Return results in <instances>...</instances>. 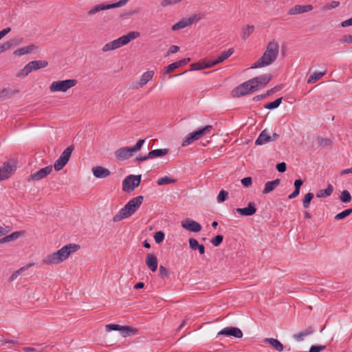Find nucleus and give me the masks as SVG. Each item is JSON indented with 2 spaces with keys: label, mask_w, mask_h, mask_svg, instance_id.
Instances as JSON below:
<instances>
[{
  "label": "nucleus",
  "mask_w": 352,
  "mask_h": 352,
  "mask_svg": "<svg viewBox=\"0 0 352 352\" xmlns=\"http://www.w3.org/2000/svg\"><path fill=\"white\" fill-rule=\"evenodd\" d=\"M278 52V43L274 39L269 42L262 56L252 65L251 68L263 67L271 65L276 60Z\"/></svg>",
  "instance_id": "f257e3e1"
},
{
  "label": "nucleus",
  "mask_w": 352,
  "mask_h": 352,
  "mask_svg": "<svg viewBox=\"0 0 352 352\" xmlns=\"http://www.w3.org/2000/svg\"><path fill=\"white\" fill-rule=\"evenodd\" d=\"M79 249V245L69 243L63 246L57 252L47 255L43 259V263L47 265L60 263L65 261L72 253Z\"/></svg>",
  "instance_id": "f03ea898"
},
{
  "label": "nucleus",
  "mask_w": 352,
  "mask_h": 352,
  "mask_svg": "<svg viewBox=\"0 0 352 352\" xmlns=\"http://www.w3.org/2000/svg\"><path fill=\"white\" fill-rule=\"evenodd\" d=\"M144 197L139 195L136 197L131 199L128 203L121 208L120 211L113 217V220L114 222H118L123 219L128 218L133 214L140 207Z\"/></svg>",
  "instance_id": "7ed1b4c3"
},
{
  "label": "nucleus",
  "mask_w": 352,
  "mask_h": 352,
  "mask_svg": "<svg viewBox=\"0 0 352 352\" xmlns=\"http://www.w3.org/2000/svg\"><path fill=\"white\" fill-rule=\"evenodd\" d=\"M140 35L138 32H130L127 34L120 36L109 43L105 44L102 50L104 52L114 50L120 47L128 44L131 41L139 37Z\"/></svg>",
  "instance_id": "20e7f679"
},
{
  "label": "nucleus",
  "mask_w": 352,
  "mask_h": 352,
  "mask_svg": "<svg viewBox=\"0 0 352 352\" xmlns=\"http://www.w3.org/2000/svg\"><path fill=\"white\" fill-rule=\"evenodd\" d=\"M213 126L212 125H206L203 128L199 129L190 133H189L185 140H183L182 146H186L194 141L197 140L204 136L205 135L210 134L212 130Z\"/></svg>",
  "instance_id": "39448f33"
},
{
  "label": "nucleus",
  "mask_w": 352,
  "mask_h": 352,
  "mask_svg": "<svg viewBox=\"0 0 352 352\" xmlns=\"http://www.w3.org/2000/svg\"><path fill=\"white\" fill-rule=\"evenodd\" d=\"M78 83L76 79H67L64 80H56L51 83L50 90L51 92L62 91L66 92L68 89L76 86Z\"/></svg>",
  "instance_id": "423d86ee"
},
{
  "label": "nucleus",
  "mask_w": 352,
  "mask_h": 352,
  "mask_svg": "<svg viewBox=\"0 0 352 352\" xmlns=\"http://www.w3.org/2000/svg\"><path fill=\"white\" fill-rule=\"evenodd\" d=\"M48 65L46 60H32L28 63L17 74V77L27 76L31 72L45 68Z\"/></svg>",
  "instance_id": "0eeeda50"
},
{
  "label": "nucleus",
  "mask_w": 352,
  "mask_h": 352,
  "mask_svg": "<svg viewBox=\"0 0 352 352\" xmlns=\"http://www.w3.org/2000/svg\"><path fill=\"white\" fill-rule=\"evenodd\" d=\"M252 81V80L250 79L234 88L232 91V96L241 97L255 91V87H254Z\"/></svg>",
  "instance_id": "6e6552de"
},
{
  "label": "nucleus",
  "mask_w": 352,
  "mask_h": 352,
  "mask_svg": "<svg viewBox=\"0 0 352 352\" xmlns=\"http://www.w3.org/2000/svg\"><path fill=\"white\" fill-rule=\"evenodd\" d=\"M141 175H131L127 176L122 182V190L130 192L138 187L141 182Z\"/></svg>",
  "instance_id": "1a4fd4ad"
},
{
  "label": "nucleus",
  "mask_w": 352,
  "mask_h": 352,
  "mask_svg": "<svg viewBox=\"0 0 352 352\" xmlns=\"http://www.w3.org/2000/svg\"><path fill=\"white\" fill-rule=\"evenodd\" d=\"M74 146H69L63 151L59 158L55 162L54 164L55 170H60L67 164L71 157L72 153L74 151Z\"/></svg>",
  "instance_id": "9d476101"
},
{
  "label": "nucleus",
  "mask_w": 352,
  "mask_h": 352,
  "mask_svg": "<svg viewBox=\"0 0 352 352\" xmlns=\"http://www.w3.org/2000/svg\"><path fill=\"white\" fill-rule=\"evenodd\" d=\"M201 15L194 14L188 18H183L180 21H179L177 23L174 24L171 30L173 31H177L180 29H183L186 27H188L190 25H192L195 22L199 21L201 19Z\"/></svg>",
  "instance_id": "9b49d317"
},
{
  "label": "nucleus",
  "mask_w": 352,
  "mask_h": 352,
  "mask_svg": "<svg viewBox=\"0 0 352 352\" xmlns=\"http://www.w3.org/2000/svg\"><path fill=\"white\" fill-rule=\"evenodd\" d=\"M129 0H120L119 1L111 3V4H99L96 6H94L93 8H91L88 12L87 14L89 16H91L100 11L104 10H109L111 8H119L124 5H125Z\"/></svg>",
  "instance_id": "f8f14e48"
},
{
  "label": "nucleus",
  "mask_w": 352,
  "mask_h": 352,
  "mask_svg": "<svg viewBox=\"0 0 352 352\" xmlns=\"http://www.w3.org/2000/svg\"><path fill=\"white\" fill-rule=\"evenodd\" d=\"M52 172V166H47L45 168H43L36 172L32 173L28 178L27 181L29 182L30 181H38L42 179L45 178L47 175H49Z\"/></svg>",
  "instance_id": "ddd939ff"
},
{
  "label": "nucleus",
  "mask_w": 352,
  "mask_h": 352,
  "mask_svg": "<svg viewBox=\"0 0 352 352\" xmlns=\"http://www.w3.org/2000/svg\"><path fill=\"white\" fill-rule=\"evenodd\" d=\"M219 336H233L236 338L243 337V332L241 330L235 327H228L223 329L218 333Z\"/></svg>",
  "instance_id": "4468645a"
},
{
  "label": "nucleus",
  "mask_w": 352,
  "mask_h": 352,
  "mask_svg": "<svg viewBox=\"0 0 352 352\" xmlns=\"http://www.w3.org/2000/svg\"><path fill=\"white\" fill-rule=\"evenodd\" d=\"M134 155L131 147H122L115 151V157L117 160L123 161Z\"/></svg>",
  "instance_id": "2eb2a0df"
},
{
  "label": "nucleus",
  "mask_w": 352,
  "mask_h": 352,
  "mask_svg": "<svg viewBox=\"0 0 352 352\" xmlns=\"http://www.w3.org/2000/svg\"><path fill=\"white\" fill-rule=\"evenodd\" d=\"M154 71L150 70L144 72L140 80L136 81L133 83V88L138 89L139 87H142L150 81L154 76Z\"/></svg>",
  "instance_id": "dca6fc26"
},
{
  "label": "nucleus",
  "mask_w": 352,
  "mask_h": 352,
  "mask_svg": "<svg viewBox=\"0 0 352 352\" xmlns=\"http://www.w3.org/2000/svg\"><path fill=\"white\" fill-rule=\"evenodd\" d=\"M272 79L271 74H264L255 78H252L255 90H258L260 85H266Z\"/></svg>",
  "instance_id": "f3484780"
},
{
  "label": "nucleus",
  "mask_w": 352,
  "mask_h": 352,
  "mask_svg": "<svg viewBox=\"0 0 352 352\" xmlns=\"http://www.w3.org/2000/svg\"><path fill=\"white\" fill-rule=\"evenodd\" d=\"M182 226L190 232H198L201 230V226L197 221L186 219L182 221Z\"/></svg>",
  "instance_id": "a211bd4d"
},
{
  "label": "nucleus",
  "mask_w": 352,
  "mask_h": 352,
  "mask_svg": "<svg viewBox=\"0 0 352 352\" xmlns=\"http://www.w3.org/2000/svg\"><path fill=\"white\" fill-rule=\"evenodd\" d=\"M237 213L243 216H252L256 212V208L254 202H250L246 208H238L236 209Z\"/></svg>",
  "instance_id": "6ab92c4d"
},
{
  "label": "nucleus",
  "mask_w": 352,
  "mask_h": 352,
  "mask_svg": "<svg viewBox=\"0 0 352 352\" xmlns=\"http://www.w3.org/2000/svg\"><path fill=\"white\" fill-rule=\"evenodd\" d=\"M314 9L313 6L311 5H305V6H300V5H296L288 11V14L290 15H294V14H299L304 12H307Z\"/></svg>",
  "instance_id": "aec40b11"
},
{
  "label": "nucleus",
  "mask_w": 352,
  "mask_h": 352,
  "mask_svg": "<svg viewBox=\"0 0 352 352\" xmlns=\"http://www.w3.org/2000/svg\"><path fill=\"white\" fill-rule=\"evenodd\" d=\"M146 264L148 267L152 271L155 272L157 269V256L153 253H148L146 256Z\"/></svg>",
  "instance_id": "412c9836"
},
{
  "label": "nucleus",
  "mask_w": 352,
  "mask_h": 352,
  "mask_svg": "<svg viewBox=\"0 0 352 352\" xmlns=\"http://www.w3.org/2000/svg\"><path fill=\"white\" fill-rule=\"evenodd\" d=\"M13 170L12 166L8 162H5L0 168V181L8 179Z\"/></svg>",
  "instance_id": "4be33fe9"
},
{
  "label": "nucleus",
  "mask_w": 352,
  "mask_h": 352,
  "mask_svg": "<svg viewBox=\"0 0 352 352\" xmlns=\"http://www.w3.org/2000/svg\"><path fill=\"white\" fill-rule=\"evenodd\" d=\"M92 172L94 175L97 178H106L111 175V172L109 169L100 166L92 168Z\"/></svg>",
  "instance_id": "5701e85b"
},
{
  "label": "nucleus",
  "mask_w": 352,
  "mask_h": 352,
  "mask_svg": "<svg viewBox=\"0 0 352 352\" xmlns=\"http://www.w3.org/2000/svg\"><path fill=\"white\" fill-rule=\"evenodd\" d=\"M21 41V38H13L1 44L0 54L10 50L13 46L18 45Z\"/></svg>",
  "instance_id": "b1692460"
},
{
  "label": "nucleus",
  "mask_w": 352,
  "mask_h": 352,
  "mask_svg": "<svg viewBox=\"0 0 352 352\" xmlns=\"http://www.w3.org/2000/svg\"><path fill=\"white\" fill-rule=\"evenodd\" d=\"M233 53V48H230L228 51L221 52V54L218 56L217 58L211 60V65L214 66L224 61L226 59L229 58Z\"/></svg>",
  "instance_id": "393cba45"
},
{
  "label": "nucleus",
  "mask_w": 352,
  "mask_h": 352,
  "mask_svg": "<svg viewBox=\"0 0 352 352\" xmlns=\"http://www.w3.org/2000/svg\"><path fill=\"white\" fill-rule=\"evenodd\" d=\"M263 342L270 344L275 350L280 352L284 349L283 344L277 339L272 338H266L263 339Z\"/></svg>",
  "instance_id": "a878e982"
},
{
  "label": "nucleus",
  "mask_w": 352,
  "mask_h": 352,
  "mask_svg": "<svg viewBox=\"0 0 352 352\" xmlns=\"http://www.w3.org/2000/svg\"><path fill=\"white\" fill-rule=\"evenodd\" d=\"M189 247L192 250H199L200 254L205 253V247L202 244H199L198 241L194 238L189 239Z\"/></svg>",
  "instance_id": "bb28decb"
},
{
  "label": "nucleus",
  "mask_w": 352,
  "mask_h": 352,
  "mask_svg": "<svg viewBox=\"0 0 352 352\" xmlns=\"http://www.w3.org/2000/svg\"><path fill=\"white\" fill-rule=\"evenodd\" d=\"M23 233V231L14 232L12 234L0 239V244L13 241L19 239Z\"/></svg>",
  "instance_id": "cd10ccee"
},
{
  "label": "nucleus",
  "mask_w": 352,
  "mask_h": 352,
  "mask_svg": "<svg viewBox=\"0 0 352 352\" xmlns=\"http://www.w3.org/2000/svg\"><path fill=\"white\" fill-rule=\"evenodd\" d=\"M270 142V135L267 132V129H264L258 135L256 139L255 144L256 145H263Z\"/></svg>",
  "instance_id": "c85d7f7f"
},
{
  "label": "nucleus",
  "mask_w": 352,
  "mask_h": 352,
  "mask_svg": "<svg viewBox=\"0 0 352 352\" xmlns=\"http://www.w3.org/2000/svg\"><path fill=\"white\" fill-rule=\"evenodd\" d=\"M212 67L213 65H211V60H203L190 65L191 70H199Z\"/></svg>",
  "instance_id": "c756f323"
},
{
  "label": "nucleus",
  "mask_w": 352,
  "mask_h": 352,
  "mask_svg": "<svg viewBox=\"0 0 352 352\" xmlns=\"http://www.w3.org/2000/svg\"><path fill=\"white\" fill-rule=\"evenodd\" d=\"M280 180L279 179H276L273 181H270L265 183V188L263 190V194H268L272 190H274L279 184Z\"/></svg>",
  "instance_id": "7c9ffc66"
},
{
  "label": "nucleus",
  "mask_w": 352,
  "mask_h": 352,
  "mask_svg": "<svg viewBox=\"0 0 352 352\" xmlns=\"http://www.w3.org/2000/svg\"><path fill=\"white\" fill-rule=\"evenodd\" d=\"M19 93V89H10L8 88H3L0 91V99L5 100L6 98H10L12 96L18 94Z\"/></svg>",
  "instance_id": "2f4dec72"
},
{
  "label": "nucleus",
  "mask_w": 352,
  "mask_h": 352,
  "mask_svg": "<svg viewBox=\"0 0 352 352\" xmlns=\"http://www.w3.org/2000/svg\"><path fill=\"white\" fill-rule=\"evenodd\" d=\"M34 45H30L26 47H23L14 51V54L16 56H23L31 53L34 50L36 49Z\"/></svg>",
  "instance_id": "473e14b6"
},
{
  "label": "nucleus",
  "mask_w": 352,
  "mask_h": 352,
  "mask_svg": "<svg viewBox=\"0 0 352 352\" xmlns=\"http://www.w3.org/2000/svg\"><path fill=\"white\" fill-rule=\"evenodd\" d=\"M169 149L168 148H159L150 151L148 153L150 159L162 157L168 153Z\"/></svg>",
  "instance_id": "72a5a7b5"
},
{
  "label": "nucleus",
  "mask_w": 352,
  "mask_h": 352,
  "mask_svg": "<svg viewBox=\"0 0 352 352\" xmlns=\"http://www.w3.org/2000/svg\"><path fill=\"white\" fill-rule=\"evenodd\" d=\"M314 331V329L311 327H309L305 331L294 334V338L297 341H301V340H302L304 339V338L305 336H309V335L313 333Z\"/></svg>",
  "instance_id": "f704fd0d"
},
{
  "label": "nucleus",
  "mask_w": 352,
  "mask_h": 352,
  "mask_svg": "<svg viewBox=\"0 0 352 352\" xmlns=\"http://www.w3.org/2000/svg\"><path fill=\"white\" fill-rule=\"evenodd\" d=\"M333 191V187L331 184H328L326 189L320 190L316 193V197L318 198L327 197L330 196Z\"/></svg>",
  "instance_id": "c9c22d12"
},
{
  "label": "nucleus",
  "mask_w": 352,
  "mask_h": 352,
  "mask_svg": "<svg viewBox=\"0 0 352 352\" xmlns=\"http://www.w3.org/2000/svg\"><path fill=\"white\" fill-rule=\"evenodd\" d=\"M136 332L137 330L130 326H121L120 327V333L123 337L134 335Z\"/></svg>",
  "instance_id": "e433bc0d"
},
{
  "label": "nucleus",
  "mask_w": 352,
  "mask_h": 352,
  "mask_svg": "<svg viewBox=\"0 0 352 352\" xmlns=\"http://www.w3.org/2000/svg\"><path fill=\"white\" fill-rule=\"evenodd\" d=\"M254 25H246L242 28L241 38L246 40L254 31Z\"/></svg>",
  "instance_id": "4c0bfd02"
},
{
  "label": "nucleus",
  "mask_w": 352,
  "mask_h": 352,
  "mask_svg": "<svg viewBox=\"0 0 352 352\" xmlns=\"http://www.w3.org/2000/svg\"><path fill=\"white\" fill-rule=\"evenodd\" d=\"M34 263H29L27 265L21 267L19 270H16L15 272H14L10 277L9 280L13 281L15 280L23 271L28 269L30 267L33 266Z\"/></svg>",
  "instance_id": "58836bf2"
},
{
  "label": "nucleus",
  "mask_w": 352,
  "mask_h": 352,
  "mask_svg": "<svg viewBox=\"0 0 352 352\" xmlns=\"http://www.w3.org/2000/svg\"><path fill=\"white\" fill-rule=\"evenodd\" d=\"M176 182H177V179H172L168 176H165V177L159 178L157 179V183L159 186H162V185H166V184H172V183H175Z\"/></svg>",
  "instance_id": "ea45409f"
},
{
  "label": "nucleus",
  "mask_w": 352,
  "mask_h": 352,
  "mask_svg": "<svg viewBox=\"0 0 352 352\" xmlns=\"http://www.w3.org/2000/svg\"><path fill=\"white\" fill-rule=\"evenodd\" d=\"M283 98H278L276 99L274 101L267 103L265 104L264 107L267 109H274L279 107L282 102Z\"/></svg>",
  "instance_id": "a19ab883"
},
{
  "label": "nucleus",
  "mask_w": 352,
  "mask_h": 352,
  "mask_svg": "<svg viewBox=\"0 0 352 352\" xmlns=\"http://www.w3.org/2000/svg\"><path fill=\"white\" fill-rule=\"evenodd\" d=\"M340 199L344 204L349 203L351 201V196L347 190H344L340 196Z\"/></svg>",
  "instance_id": "79ce46f5"
},
{
  "label": "nucleus",
  "mask_w": 352,
  "mask_h": 352,
  "mask_svg": "<svg viewBox=\"0 0 352 352\" xmlns=\"http://www.w3.org/2000/svg\"><path fill=\"white\" fill-rule=\"evenodd\" d=\"M314 195L312 192H308L307 193L303 199H302V205L305 208H309L310 203L314 198Z\"/></svg>",
  "instance_id": "37998d69"
},
{
  "label": "nucleus",
  "mask_w": 352,
  "mask_h": 352,
  "mask_svg": "<svg viewBox=\"0 0 352 352\" xmlns=\"http://www.w3.org/2000/svg\"><path fill=\"white\" fill-rule=\"evenodd\" d=\"M352 213V208H348L338 214H337L334 219L337 221L346 218V217L349 216Z\"/></svg>",
  "instance_id": "c03bdc74"
},
{
  "label": "nucleus",
  "mask_w": 352,
  "mask_h": 352,
  "mask_svg": "<svg viewBox=\"0 0 352 352\" xmlns=\"http://www.w3.org/2000/svg\"><path fill=\"white\" fill-rule=\"evenodd\" d=\"M324 75V72H315L309 76L308 82H314L320 79Z\"/></svg>",
  "instance_id": "a18cd8bd"
},
{
  "label": "nucleus",
  "mask_w": 352,
  "mask_h": 352,
  "mask_svg": "<svg viewBox=\"0 0 352 352\" xmlns=\"http://www.w3.org/2000/svg\"><path fill=\"white\" fill-rule=\"evenodd\" d=\"M177 68H178L177 63L176 62L173 63L168 65L167 67H164L163 74L164 75L168 74L170 72H173Z\"/></svg>",
  "instance_id": "49530a36"
},
{
  "label": "nucleus",
  "mask_w": 352,
  "mask_h": 352,
  "mask_svg": "<svg viewBox=\"0 0 352 352\" xmlns=\"http://www.w3.org/2000/svg\"><path fill=\"white\" fill-rule=\"evenodd\" d=\"M165 237V234L162 231L156 232L154 235V239L156 243H162Z\"/></svg>",
  "instance_id": "de8ad7c7"
},
{
  "label": "nucleus",
  "mask_w": 352,
  "mask_h": 352,
  "mask_svg": "<svg viewBox=\"0 0 352 352\" xmlns=\"http://www.w3.org/2000/svg\"><path fill=\"white\" fill-rule=\"evenodd\" d=\"M223 240V236L221 234H218L214 238H212L210 241V242L212 243V245L215 247L219 246Z\"/></svg>",
  "instance_id": "09e8293b"
},
{
  "label": "nucleus",
  "mask_w": 352,
  "mask_h": 352,
  "mask_svg": "<svg viewBox=\"0 0 352 352\" xmlns=\"http://www.w3.org/2000/svg\"><path fill=\"white\" fill-rule=\"evenodd\" d=\"M228 197V192L224 190H221L218 196H217V201L218 202H223L225 201Z\"/></svg>",
  "instance_id": "8fccbe9b"
},
{
  "label": "nucleus",
  "mask_w": 352,
  "mask_h": 352,
  "mask_svg": "<svg viewBox=\"0 0 352 352\" xmlns=\"http://www.w3.org/2000/svg\"><path fill=\"white\" fill-rule=\"evenodd\" d=\"M340 6V2L337 1H332L331 3H327L323 6L324 10H331Z\"/></svg>",
  "instance_id": "3c124183"
},
{
  "label": "nucleus",
  "mask_w": 352,
  "mask_h": 352,
  "mask_svg": "<svg viewBox=\"0 0 352 352\" xmlns=\"http://www.w3.org/2000/svg\"><path fill=\"white\" fill-rule=\"evenodd\" d=\"M160 276L162 278H168L169 276V273L168 270L163 265H160L159 268Z\"/></svg>",
  "instance_id": "603ef678"
},
{
  "label": "nucleus",
  "mask_w": 352,
  "mask_h": 352,
  "mask_svg": "<svg viewBox=\"0 0 352 352\" xmlns=\"http://www.w3.org/2000/svg\"><path fill=\"white\" fill-rule=\"evenodd\" d=\"M144 143V140H139L134 146L131 147V151H133L134 153H137L138 151H139L141 149Z\"/></svg>",
  "instance_id": "864d4df0"
},
{
  "label": "nucleus",
  "mask_w": 352,
  "mask_h": 352,
  "mask_svg": "<svg viewBox=\"0 0 352 352\" xmlns=\"http://www.w3.org/2000/svg\"><path fill=\"white\" fill-rule=\"evenodd\" d=\"M121 326L116 324H109L105 326V329L107 331H120Z\"/></svg>",
  "instance_id": "5fc2aeb1"
},
{
  "label": "nucleus",
  "mask_w": 352,
  "mask_h": 352,
  "mask_svg": "<svg viewBox=\"0 0 352 352\" xmlns=\"http://www.w3.org/2000/svg\"><path fill=\"white\" fill-rule=\"evenodd\" d=\"M179 50V46H177V45H172V46L170 47V48L168 49V52L164 55V56L167 57V56H168L171 54H175V53L177 52Z\"/></svg>",
  "instance_id": "6e6d98bb"
},
{
  "label": "nucleus",
  "mask_w": 352,
  "mask_h": 352,
  "mask_svg": "<svg viewBox=\"0 0 352 352\" xmlns=\"http://www.w3.org/2000/svg\"><path fill=\"white\" fill-rule=\"evenodd\" d=\"M241 182L243 185V186L249 187L251 186V184L252 183V179L251 177H246L243 178L241 180Z\"/></svg>",
  "instance_id": "4d7b16f0"
},
{
  "label": "nucleus",
  "mask_w": 352,
  "mask_h": 352,
  "mask_svg": "<svg viewBox=\"0 0 352 352\" xmlns=\"http://www.w3.org/2000/svg\"><path fill=\"white\" fill-rule=\"evenodd\" d=\"M276 169L280 173H284L287 170V165L285 162H280L276 164Z\"/></svg>",
  "instance_id": "13d9d810"
},
{
  "label": "nucleus",
  "mask_w": 352,
  "mask_h": 352,
  "mask_svg": "<svg viewBox=\"0 0 352 352\" xmlns=\"http://www.w3.org/2000/svg\"><path fill=\"white\" fill-rule=\"evenodd\" d=\"M340 41L342 43H346L347 44H352V35H344L342 38L340 39Z\"/></svg>",
  "instance_id": "bf43d9fd"
},
{
  "label": "nucleus",
  "mask_w": 352,
  "mask_h": 352,
  "mask_svg": "<svg viewBox=\"0 0 352 352\" xmlns=\"http://www.w3.org/2000/svg\"><path fill=\"white\" fill-rule=\"evenodd\" d=\"M190 61V58H183L179 61H177L176 63L177 64L178 67H182V66L186 65Z\"/></svg>",
  "instance_id": "052dcab7"
},
{
  "label": "nucleus",
  "mask_w": 352,
  "mask_h": 352,
  "mask_svg": "<svg viewBox=\"0 0 352 352\" xmlns=\"http://www.w3.org/2000/svg\"><path fill=\"white\" fill-rule=\"evenodd\" d=\"M0 342L1 343L12 344V345H19V342L16 341V340H8V339H6V340H1Z\"/></svg>",
  "instance_id": "680f3d73"
},
{
  "label": "nucleus",
  "mask_w": 352,
  "mask_h": 352,
  "mask_svg": "<svg viewBox=\"0 0 352 352\" xmlns=\"http://www.w3.org/2000/svg\"><path fill=\"white\" fill-rule=\"evenodd\" d=\"M11 31L10 28H6L0 31V40Z\"/></svg>",
  "instance_id": "e2e57ef3"
},
{
  "label": "nucleus",
  "mask_w": 352,
  "mask_h": 352,
  "mask_svg": "<svg viewBox=\"0 0 352 352\" xmlns=\"http://www.w3.org/2000/svg\"><path fill=\"white\" fill-rule=\"evenodd\" d=\"M302 184H303V181L302 179H299L295 180V182H294L295 189L300 190V187L302 185Z\"/></svg>",
  "instance_id": "0e129e2a"
},
{
  "label": "nucleus",
  "mask_w": 352,
  "mask_h": 352,
  "mask_svg": "<svg viewBox=\"0 0 352 352\" xmlns=\"http://www.w3.org/2000/svg\"><path fill=\"white\" fill-rule=\"evenodd\" d=\"M341 25H342V27H344V28L352 25V17L347 20L342 21L341 23Z\"/></svg>",
  "instance_id": "69168bd1"
},
{
  "label": "nucleus",
  "mask_w": 352,
  "mask_h": 352,
  "mask_svg": "<svg viewBox=\"0 0 352 352\" xmlns=\"http://www.w3.org/2000/svg\"><path fill=\"white\" fill-rule=\"evenodd\" d=\"M150 159V157H149V154L148 153L147 155H144V156H142V155H138L135 157V160L136 161H145V160H147Z\"/></svg>",
  "instance_id": "338daca9"
},
{
  "label": "nucleus",
  "mask_w": 352,
  "mask_h": 352,
  "mask_svg": "<svg viewBox=\"0 0 352 352\" xmlns=\"http://www.w3.org/2000/svg\"><path fill=\"white\" fill-rule=\"evenodd\" d=\"M267 97V95H265V94H260V95H257L256 96H254L252 100L254 101H258L260 100H262V99H264Z\"/></svg>",
  "instance_id": "774afa93"
}]
</instances>
